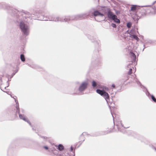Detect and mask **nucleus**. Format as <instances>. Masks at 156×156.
I'll return each instance as SVG.
<instances>
[{
    "label": "nucleus",
    "mask_w": 156,
    "mask_h": 156,
    "mask_svg": "<svg viewBox=\"0 0 156 156\" xmlns=\"http://www.w3.org/2000/svg\"><path fill=\"white\" fill-rule=\"evenodd\" d=\"M43 147L44 148H45V149H46V150H48V147L47 146H44Z\"/></svg>",
    "instance_id": "21"
},
{
    "label": "nucleus",
    "mask_w": 156,
    "mask_h": 156,
    "mask_svg": "<svg viewBox=\"0 0 156 156\" xmlns=\"http://www.w3.org/2000/svg\"><path fill=\"white\" fill-rule=\"evenodd\" d=\"M18 71V69H16L15 71V73H13V76L15 74V73L17 72Z\"/></svg>",
    "instance_id": "20"
},
{
    "label": "nucleus",
    "mask_w": 156,
    "mask_h": 156,
    "mask_svg": "<svg viewBox=\"0 0 156 156\" xmlns=\"http://www.w3.org/2000/svg\"><path fill=\"white\" fill-rule=\"evenodd\" d=\"M94 16H100L101 17H103V20H104V17H103V15L100 13L98 11H95L94 12Z\"/></svg>",
    "instance_id": "10"
},
{
    "label": "nucleus",
    "mask_w": 156,
    "mask_h": 156,
    "mask_svg": "<svg viewBox=\"0 0 156 156\" xmlns=\"http://www.w3.org/2000/svg\"><path fill=\"white\" fill-rule=\"evenodd\" d=\"M97 86V83L96 82L94 81H92V86L94 87H96Z\"/></svg>",
    "instance_id": "13"
},
{
    "label": "nucleus",
    "mask_w": 156,
    "mask_h": 156,
    "mask_svg": "<svg viewBox=\"0 0 156 156\" xmlns=\"http://www.w3.org/2000/svg\"><path fill=\"white\" fill-rule=\"evenodd\" d=\"M88 85L87 81H86L82 82L79 87V91L80 92L84 91L87 88Z\"/></svg>",
    "instance_id": "3"
},
{
    "label": "nucleus",
    "mask_w": 156,
    "mask_h": 156,
    "mask_svg": "<svg viewBox=\"0 0 156 156\" xmlns=\"http://www.w3.org/2000/svg\"><path fill=\"white\" fill-rule=\"evenodd\" d=\"M130 37L132 38H133L137 41H138L139 40V38L137 37L135 35H131L130 36Z\"/></svg>",
    "instance_id": "12"
},
{
    "label": "nucleus",
    "mask_w": 156,
    "mask_h": 156,
    "mask_svg": "<svg viewBox=\"0 0 156 156\" xmlns=\"http://www.w3.org/2000/svg\"><path fill=\"white\" fill-rule=\"evenodd\" d=\"M111 26L112 27H116V25L115 24H114V23H112V24H111Z\"/></svg>",
    "instance_id": "17"
},
{
    "label": "nucleus",
    "mask_w": 156,
    "mask_h": 156,
    "mask_svg": "<svg viewBox=\"0 0 156 156\" xmlns=\"http://www.w3.org/2000/svg\"><path fill=\"white\" fill-rule=\"evenodd\" d=\"M24 56L23 55H20V58L21 59H22V58H24Z\"/></svg>",
    "instance_id": "18"
},
{
    "label": "nucleus",
    "mask_w": 156,
    "mask_h": 156,
    "mask_svg": "<svg viewBox=\"0 0 156 156\" xmlns=\"http://www.w3.org/2000/svg\"><path fill=\"white\" fill-rule=\"evenodd\" d=\"M136 5H133L132 6L131 9V10L132 11H134L136 10Z\"/></svg>",
    "instance_id": "14"
},
{
    "label": "nucleus",
    "mask_w": 156,
    "mask_h": 156,
    "mask_svg": "<svg viewBox=\"0 0 156 156\" xmlns=\"http://www.w3.org/2000/svg\"><path fill=\"white\" fill-rule=\"evenodd\" d=\"M108 17L112 19L114 21L117 23H120V20L117 18V16L114 15L111 12H109L108 14Z\"/></svg>",
    "instance_id": "4"
},
{
    "label": "nucleus",
    "mask_w": 156,
    "mask_h": 156,
    "mask_svg": "<svg viewBox=\"0 0 156 156\" xmlns=\"http://www.w3.org/2000/svg\"><path fill=\"white\" fill-rule=\"evenodd\" d=\"M14 99H15V102H16V108L17 110V111H16V112H18V113H19V104L18 103V101H16L15 99V98H14Z\"/></svg>",
    "instance_id": "11"
},
{
    "label": "nucleus",
    "mask_w": 156,
    "mask_h": 156,
    "mask_svg": "<svg viewBox=\"0 0 156 156\" xmlns=\"http://www.w3.org/2000/svg\"><path fill=\"white\" fill-rule=\"evenodd\" d=\"M131 55L133 56V57H134L135 56V55H134V54L133 53H131Z\"/></svg>",
    "instance_id": "23"
},
{
    "label": "nucleus",
    "mask_w": 156,
    "mask_h": 156,
    "mask_svg": "<svg viewBox=\"0 0 156 156\" xmlns=\"http://www.w3.org/2000/svg\"><path fill=\"white\" fill-rule=\"evenodd\" d=\"M116 126H117L118 129L121 132H123L122 130L125 128H127L128 126H125L123 125L121 121H119L117 122Z\"/></svg>",
    "instance_id": "6"
},
{
    "label": "nucleus",
    "mask_w": 156,
    "mask_h": 156,
    "mask_svg": "<svg viewBox=\"0 0 156 156\" xmlns=\"http://www.w3.org/2000/svg\"><path fill=\"white\" fill-rule=\"evenodd\" d=\"M22 61L23 62H24V61H25V59H21Z\"/></svg>",
    "instance_id": "25"
},
{
    "label": "nucleus",
    "mask_w": 156,
    "mask_h": 156,
    "mask_svg": "<svg viewBox=\"0 0 156 156\" xmlns=\"http://www.w3.org/2000/svg\"><path fill=\"white\" fill-rule=\"evenodd\" d=\"M131 26V23H127V26L128 28H130Z\"/></svg>",
    "instance_id": "16"
},
{
    "label": "nucleus",
    "mask_w": 156,
    "mask_h": 156,
    "mask_svg": "<svg viewBox=\"0 0 156 156\" xmlns=\"http://www.w3.org/2000/svg\"><path fill=\"white\" fill-rule=\"evenodd\" d=\"M127 63V67L129 68V71L128 73V75H131L133 72H135L136 71V68L133 66H136L137 64V59H129Z\"/></svg>",
    "instance_id": "1"
},
{
    "label": "nucleus",
    "mask_w": 156,
    "mask_h": 156,
    "mask_svg": "<svg viewBox=\"0 0 156 156\" xmlns=\"http://www.w3.org/2000/svg\"><path fill=\"white\" fill-rule=\"evenodd\" d=\"M20 29L23 33L25 34H27L28 32V28L27 26L22 22L20 23Z\"/></svg>",
    "instance_id": "5"
},
{
    "label": "nucleus",
    "mask_w": 156,
    "mask_h": 156,
    "mask_svg": "<svg viewBox=\"0 0 156 156\" xmlns=\"http://www.w3.org/2000/svg\"><path fill=\"white\" fill-rule=\"evenodd\" d=\"M112 86L113 87H115V85H112Z\"/></svg>",
    "instance_id": "27"
},
{
    "label": "nucleus",
    "mask_w": 156,
    "mask_h": 156,
    "mask_svg": "<svg viewBox=\"0 0 156 156\" xmlns=\"http://www.w3.org/2000/svg\"><path fill=\"white\" fill-rule=\"evenodd\" d=\"M73 147H71V149H70V151H73Z\"/></svg>",
    "instance_id": "26"
},
{
    "label": "nucleus",
    "mask_w": 156,
    "mask_h": 156,
    "mask_svg": "<svg viewBox=\"0 0 156 156\" xmlns=\"http://www.w3.org/2000/svg\"><path fill=\"white\" fill-rule=\"evenodd\" d=\"M105 89L106 90H108V88H105Z\"/></svg>",
    "instance_id": "28"
},
{
    "label": "nucleus",
    "mask_w": 156,
    "mask_h": 156,
    "mask_svg": "<svg viewBox=\"0 0 156 156\" xmlns=\"http://www.w3.org/2000/svg\"><path fill=\"white\" fill-rule=\"evenodd\" d=\"M0 87L1 88H2V87L1 86H0Z\"/></svg>",
    "instance_id": "30"
},
{
    "label": "nucleus",
    "mask_w": 156,
    "mask_h": 156,
    "mask_svg": "<svg viewBox=\"0 0 156 156\" xmlns=\"http://www.w3.org/2000/svg\"><path fill=\"white\" fill-rule=\"evenodd\" d=\"M146 94L149 97L150 95V93L148 92L147 91V93Z\"/></svg>",
    "instance_id": "22"
},
{
    "label": "nucleus",
    "mask_w": 156,
    "mask_h": 156,
    "mask_svg": "<svg viewBox=\"0 0 156 156\" xmlns=\"http://www.w3.org/2000/svg\"><path fill=\"white\" fill-rule=\"evenodd\" d=\"M43 139H44L45 140H47V139H48V138L46 137H45V136H42L41 137Z\"/></svg>",
    "instance_id": "19"
},
{
    "label": "nucleus",
    "mask_w": 156,
    "mask_h": 156,
    "mask_svg": "<svg viewBox=\"0 0 156 156\" xmlns=\"http://www.w3.org/2000/svg\"><path fill=\"white\" fill-rule=\"evenodd\" d=\"M155 150L156 151V149H155Z\"/></svg>",
    "instance_id": "31"
},
{
    "label": "nucleus",
    "mask_w": 156,
    "mask_h": 156,
    "mask_svg": "<svg viewBox=\"0 0 156 156\" xmlns=\"http://www.w3.org/2000/svg\"><path fill=\"white\" fill-rule=\"evenodd\" d=\"M8 77V75L5 73L3 74L2 75L0 74V80L1 81H2L3 80H5V78L7 79V80H5L6 81L7 83H8V84L7 87H5V88L6 87H8L9 85L8 82L10 80L9 79Z\"/></svg>",
    "instance_id": "7"
},
{
    "label": "nucleus",
    "mask_w": 156,
    "mask_h": 156,
    "mask_svg": "<svg viewBox=\"0 0 156 156\" xmlns=\"http://www.w3.org/2000/svg\"><path fill=\"white\" fill-rule=\"evenodd\" d=\"M151 99H152V100L154 102H156V99L154 97V96L152 95H151Z\"/></svg>",
    "instance_id": "15"
},
{
    "label": "nucleus",
    "mask_w": 156,
    "mask_h": 156,
    "mask_svg": "<svg viewBox=\"0 0 156 156\" xmlns=\"http://www.w3.org/2000/svg\"><path fill=\"white\" fill-rule=\"evenodd\" d=\"M135 81L138 84H139V83H140L139 82H138L137 81V80H135Z\"/></svg>",
    "instance_id": "24"
},
{
    "label": "nucleus",
    "mask_w": 156,
    "mask_h": 156,
    "mask_svg": "<svg viewBox=\"0 0 156 156\" xmlns=\"http://www.w3.org/2000/svg\"><path fill=\"white\" fill-rule=\"evenodd\" d=\"M128 79H129L128 77H127V79H126V80H128Z\"/></svg>",
    "instance_id": "29"
},
{
    "label": "nucleus",
    "mask_w": 156,
    "mask_h": 156,
    "mask_svg": "<svg viewBox=\"0 0 156 156\" xmlns=\"http://www.w3.org/2000/svg\"><path fill=\"white\" fill-rule=\"evenodd\" d=\"M19 116L20 119L27 122L30 126H31L30 122L29 121L28 119L24 115L19 114Z\"/></svg>",
    "instance_id": "8"
},
{
    "label": "nucleus",
    "mask_w": 156,
    "mask_h": 156,
    "mask_svg": "<svg viewBox=\"0 0 156 156\" xmlns=\"http://www.w3.org/2000/svg\"><path fill=\"white\" fill-rule=\"evenodd\" d=\"M55 147H57V149L60 151H62L64 149V147L62 144H59L55 145Z\"/></svg>",
    "instance_id": "9"
},
{
    "label": "nucleus",
    "mask_w": 156,
    "mask_h": 156,
    "mask_svg": "<svg viewBox=\"0 0 156 156\" xmlns=\"http://www.w3.org/2000/svg\"><path fill=\"white\" fill-rule=\"evenodd\" d=\"M96 92L98 93L103 96L107 102H108V100L109 99V96L107 93L104 90H101L99 89L97 90Z\"/></svg>",
    "instance_id": "2"
}]
</instances>
